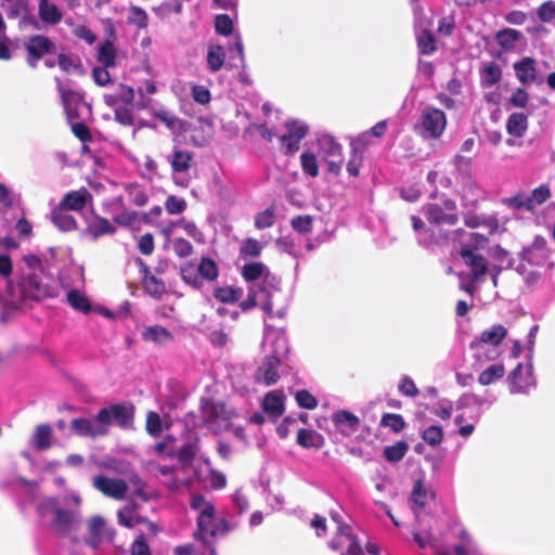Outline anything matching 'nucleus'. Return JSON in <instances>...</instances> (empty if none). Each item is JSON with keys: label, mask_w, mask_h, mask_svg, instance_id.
Returning a JSON list of instances; mask_svg holds the SVG:
<instances>
[{"label": "nucleus", "mask_w": 555, "mask_h": 555, "mask_svg": "<svg viewBox=\"0 0 555 555\" xmlns=\"http://www.w3.org/2000/svg\"><path fill=\"white\" fill-rule=\"evenodd\" d=\"M104 526L105 521L101 516H93L90 518L89 532L91 534V539L88 541L89 544L95 546L99 543Z\"/></svg>", "instance_id": "obj_53"}, {"label": "nucleus", "mask_w": 555, "mask_h": 555, "mask_svg": "<svg viewBox=\"0 0 555 555\" xmlns=\"http://www.w3.org/2000/svg\"><path fill=\"white\" fill-rule=\"evenodd\" d=\"M547 242L543 237H535L532 244L526 247L521 253V260L532 264L542 266L547 260Z\"/></svg>", "instance_id": "obj_15"}, {"label": "nucleus", "mask_w": 555, "mask_h": 555, "mask_svg": "<svg viewBox=\"0 0 555 555\" xmlns=\"http://www.w3.org/2000/svg\"><path fill=\"white\" fill-rule=\"evenodd\" d=\"M196 453H197L196 444L192 443V442H188V443L182 444L179 448L177 456H178V460L182 464L189 465L194 461Z\"/></svg>", "instance_id": "obj_57"}, {"label": "nucleus", "mask_w": 555, "mask_h": 555, "mask_svg": "<svg viewBox=\"0 0 555 555\" xmlns=\"http://www.w3.org/2000/svg\"><path fill=\"white\" fill-rule=\"evenodd\" d=\"M53 431L49 424H40L35 428L31 446L38 451H47L52 446Z\"/></svg>", "instance_id": "obj_23"}, {"label": "nucleus", "mask_w": 555, "mask_h": 555, "mask_svg": "<svg viewBox=\"0 0 555 555\" xmlns=\"http://www.w3.org/2000/svg\"><path fill=\"white\" fill-rule=\"evenodd\" d=\"M550 197L551 190L546 184L535 188L531 192V195H529L530 203L533 209L535 208V206L544 204Z\"/></svg>", "instance_id": "obj_58"}, {"label": "nucleus", "mask_w": 555, "mask_h": 555, "mask_svg": "<svg viewBox=\"0 0 555 555\" xmlns=\"http://www.w3.org/2000/svg\"><path fill=\"white\" fill-rule=\"evenodd\" d=\"M182 281L195 289L203 287V281L201 280L198 268L191 261L185 262L180 269Z\"/></svg>", "instance_id": "obj_33"}, {"label": "nucleus", "mask_w": 555, "mask_h": 555, "mask_svg": "<svg viewBox=\"0 0 555 555\" xmlns=\"http://www.w3.org/2000/svg\"><path fill=\"white\" fill-rule=\"evenodd\" d=\"M281 360L276 356H267L262 364L256 372L257 380H262L264 385H274L280 379L279 366Z\"/></svg>", "instance_id": "obj_17"}, {"label": "nucleus", "mask_w": 555, "mask_h": 555, "mask_svg": "<svg viewBox=\"0 0 555 555\" xmlns=\"http://www.w3.org/2000/svg\"><path fill=\"white\" fill-rule=\"evenodd\" d=\"M502 79V69L493 61L483 64L480 69V80L483 87H492Z\"/></svg>", "instance_id": "obj_31"}, {"label": "nucleus", "mask_w": 555, "mask_h": 555, "mask_svg": "<svg viewBox=\"0 0 555 555\" xmlns=\"http://www.w3.org/2000/svg\"><path fill=\"white\" fill-rule=\"evenodd\" d=\"M115 231L116 229L111 224L108 219L99 215H95L94 221L87 228V232L94 240L105 234H113Z\"/></svg>", "instance_id": "obj_32"}, {"label": "nucleus", "mask_w": 555, "mask_h": 555, "mask_svg": "<svg viewBox=\"0 0 555 555\" xmlns=\"http://www.w3.org/2000/svg\"><path fill=\"white\" fill-rule=\"evenodd\" d=\"M321 147L330 157H338L340 158L343 156V146L339 144L334 137L332 135H325L320 140Z\"/></svg>", "instance_id": "obj_50"}, {"label": "nucleus", "mask_w": 555, "mask_h": 555, "mask_svg": "<svg viewBox=\"0 0 555 555\" xmlns=\"http://www.w3.org/2000/svg\"><path fill=\"white\" fill-rule=\"evenodd\" d=\"M127 192L133 205L142 207L147 204L149 195L140 185L130 184L127 188Z\"/></svg>", "instance_id": "obj_54"}, {"label": "nucleus", "mask_w": 555, "mask_h": 555, "mask_svg": "<svg viewBox=\"0 0 555 555\" xmlns=\"http://www.w3.org/2000/svg\"><path fill=\"white\" fill-rule=\"evenodd\" d=\"M275 216L271 208L257 214L255 218V227L259 230L271 228L274 224Z\"/></svg>", "instance_id": "obj_60"}, {"label": "nucleus", "mask_w": 555, "mask_h": 555, "mask_svg": "<svg viewBox=\"0 0 555 555\" xmlns=\"http://www.w3.org/2000/svg\"><path fill=\"white\" fill-rule=\"evenodd\" d=\"M379 425L388 427L391 431L398 434L405 427V421L402 415L395 413H385L382 415Z\"/></svg>", "instance_id": "obj_47"}, {"label": "nucleus", "mask_w": 555, "mask_h": 555, "mask_svg": "<svg viewBox=\"0 0 555 555\" xmlns=\"http://www.w3.org/2000/svg\"><path fill=\"white\" fill-rule=\"evenodd\" d=\"M505 367L503 364H492L483 370L478 376V383L488 386L504 376Z\"/></svg>", "instance_id": "obj_42"}, {"label": "nucleus", "mask_w": 555, "mask_h": 555, "mask_svg": "<svg viewBox=\"0 0 555 555\" xmlns=\"http://www.w3.org/2000/svg\"><path fill=\"white\" fill-rule=\"evenodd\" d=\"M262 408L266 412L271 414L274 418L281 416L284 412V403L281 396L271 391L267 393L262 401Z\"/></svg>", "instance_id": "obj_36"}, {"label": "nucleus", "mask_w": 555, "mask_h": 555, "mask_svg": "<svg viewBox=\"0 0 555 555\" xmlns=\"http://www.w3.org/2000/svg\"><path fill=\"white\" fill-rule=\"evenodd\" d=\"M422 438L427 444L431 447L440 444L443 440L442 427L439 425H431L427 427L423 430Z\"/></svg>", "instance_id": "obj_51"}, {"label": "nucleus", "mask_w": 555, "mask_h": 555, "mask_svg": "<svg viewBox=\"0 0 555 555\" xmlns=\"http://www.w3.org/2000/svg\"><path fill=\"white\" fill-rule=\"evenodd\" d=\"M363 165V147L360 141L352 139L350 142V156L347 163V171L351 177H358Z\"/></svg>", "instance_id": "obj_28"}, {"label": "nucleus", "mask_w": 555, "mask_h": 555, "mask_svg": "<svg viewBox=\"0 0 555 555\" xmlns=\"http://www.w3.org/2000/svg\"><path fill=\"white\" fill-rule=\"evenodd\" d=\"M190 506L194 511H199L193 538L202 541L206 547H210V555H216L212 541L218 537L227 535L235 529L236 525L228 521L225 518L216 519L217 511L215 505L201 493L192 494Z\"/></svg>", "instance_id": "obj_1"}, {"label": "nucleus", "mask_w": 555, "mask_h": 555, "mask_svg": "<svg viewBox=\"0 0 555 555\" xmlns=\"http://www.w3.org/2000/svg\"><path fill=\"white\" fill-rule=\"evenodd\" d=\"M127 22L128 24L134 25L140 29H144L149 25V16L142 8L131 5L129 8V15L127 17Z\"/></svg>", "instance_id": "obj_45"}, {"label": "nucleus", "mask_w": 555, "mask_h": 555, "mask_svg": "<svg viewBox=\"0 0 555 555\" xmlns=\"http://www.w3.org/2000/svg\"><path fill=\"white\" fill-rule=\"evenodd\" d=\"M524 39L521 31L514 28H503L495 34V40L501 49L512 51Z\"/></svg>", "instance_id": "obj_27"}, {"label": "nucleus", "mask_w": 555, "mask_h": 555, "mask_svg": "<svg viewBox=\"0 0 555 555\" xmlns=\"http://www.w3.org/2000/svg\"><path fill=\"white\" fill-rule=\"evenodd\" d=\"M216 31L223 36H229L233 31V22L227 14H220L215 20Z\"/></svg>", "instance_id": "obj_63"}, {"label": "nucleus", "mask_w": 555, "mask_h": 555, "mask_svg": "<svg viewBox=\"0 0 555 555\" xmlns=\"http://www.w3.org/2000/svg\"><path fill=\"white\" fill-rule=\"evenodd\" d=\"M537 62L531 56H526L514 64L516 77L522 85H531L537 79Z\"/></svg>", "instance_id": "obj_21"}, {"label": "nucleus", "mask_w": 555, "mask_h": 555, "mask_svg": "<svg viewBox=\"0 0 555 555\" xmlns=\"http://www.w3.org/2000/svg\"><path fill=\"white\" fill-rule=\"evenodd\" d=\"M225 61L224 49L219 46H210L207 52V65L211 72H218L222 68Z\"/></svg>", "instance_id": "obj_41"}, {"label": "nucleus", "mask_w": 555, "mask_h": 555, "mask_svg": "<svg viewBox=\"0 0 555 555\" xmlns=\"http://www.w3.org/2000/svg\"><path fill=\"white\" fill-rule=\"evenodd\" d=\"M91 199V193L87 188L82 186L77 191L66 193L62 201L59 203V205L68 210L80 211L86 207L87 203Z\"/></svg>", "instance_id": "obj_18"}, {"label": "nucleus", "mask_w": 555, "mask_h": 555, "mask_svg": "<svg viewBox=\"0 0 555 555\" xmlns=\"http://www.w3.org/2000/svg\"><path fill=\"white\" fill-rule=\"evenodd\" d=\"M464 223L467 228L476 229L483 227L488 230V234H494L499 227V220L494 216H479L475 214H465L463 216Z\"/></svg>", "instance_id": "obj_22"}, {"label": "nucleus", "mask_w": 555, "mask_h": 555, "mask_svg": "<svg viewBox=\"0 0 555 555\" xmlns=\"http://www.w3.org/2000/svg\"><path fill=\"white\" fill-rule=\"evenodd\" d=\"M457 205L454 199L448 198L443 202V206L436 203H428L423 207L424 215L430 224L455 225L459 222L456 212Z\"/></svg>", "instance_id": "obj_4"}, {"label": "nucleus", "mask_w": 555, "mask_h": 555, "mask_svg": "<svg viewBox=\"0 0 555 555\" xmlns=\"http://www.w3.org/2000/svg\"><path fill=\"white\" fill-rule=\"evenodd\" d=\"M295 399L297 404L302 409L313 410L318 406L317 398L307 389L298 390L296 392Z\"/></svg>", "instance_id": "obj_56"}, {"label": "nucleus", "mask_w": 555, "mask_h": 555, "mask_svg": "<svg viewBox=\"0 0 555 555\" xmlns=\"http://www.w3.org/2000/svg\"><path fill=\"white\" fill-rule=\"evenodd\" d=\"M137 263L140 267L141 282L144 292L154 299H160L166 293L164 281L154 275L150 267L141 258H137Z\"/></svg>", "instance_id": "obj_10"}, {"label": "nucleus", "mask_w": 555, "mask_h": 555, "mask_svg": "<svg viewBox=\"0 0 555 555\" xmlns=\"http://www.w3.org/2000/svg\"><path fill=\"white\" fill-rule=\"evenodd\" d=\"M266 243H261L256 238L247 237L242 241L240 247V256L244 259L257 258L261 255Z\"/></svg>", "instance_id": "obj_38"}, {"label": "nucleus", "mask_w": 555, "mask_h": 555, "mask_svg": "<svg viewBox=\"0 0 555 555\" xmlns=\"http://www.w3.org/2000/svg\"><path fill=\"white\" fill-rule=\"evenodd\" d=\"M72 132L73 134L80 140L82 143L91 142L93 137L89 129V127L81 121L73 122L72 124Z\"/></svg>", "instance_id": "obj_64"}, {"label": "nucleus", "mask_w": 555, "mask_h": 555, "mask_svg": "<svg viewBox=\"0 0 555 555\" xmlns=\"http://www.w3.org/2000/svg\"><path fill=\"white\" fill-rule=\"evenodd\" d=\"M145 429L147 434L153 438H158L162 435L163 423L157 412L150 411L146 414Z\"/></svg>", "instance_id": "obj_48"}, {"label": "nucleus", "mask_w": 555, "mask_h": 555, "mask_svg": "<svg viewBox=\"0 0 555 555\" xmlns=\"http://www.w3.org/2000/svg\"><path fill=\"white\" fill-rule=\"evenodd\" d=\"M297 443L302 448H314L319 449L322 447L323 438L322 436L311 429L300 428L297 433Z\"/></svg>", "instance_id": "obj_34"}, {"label": "nucleus", "mask_w": 555, "mask_h": 555, "mask_svg": "<svg viewBox=\"0 0 555 555\" xmlns=\"http://www.w3.org/2000/svg\"><path fill=\"white\" fill-rule=\"evenodd\" d=\"M426 489L424 487V483L421 479H418L413 487L412 493H411V500L415 506H417V509H414L415 513L418 512L420 508L424 507L426 505Z\"/></svg>", "instance_id": "obj_55"}, {"label": "nucleus", "mask_w": 555, "mask_h": 555, "mask_svg": "<svg viewBox=\"0 0 555 555\" xmlns=\"http://www.w3.org/2000/svg\"><path fill=\"white\" fill-rule=\"evenodd\" d=\"M165 208L170 215H179L186 209V203L181 197L170 195L166 198Z\"/></svg>", "instance_id": "obj_61"}, {"label": "nucleus", "mask_w": 555, "mask_h": 555, "mask_svg": "<svg viewBox=\"0 0 555 555\" xmlns=\"http://www.w3.org/2000/svg\"><path fill=\"white\" fill-rule=\"evenodd\" d=\"M134 406L126 403H114L109 406L99 410L94 417V422L102 424L108 429V426L116 424L121 429H130L133 427Z\"/></svg>", "instance_id": "obj_3"}, {"label": "nucleus", "mask_w": 555, "mask_h": 555, "mask_svg": "<svg viewBox=\"0 0 555 555\" xmlns=\"http://www.w3.org/2000/svg\"><path fill=\"white\" fill-rule=\"evenodd\" d=\"M465 235H468L469 240H468V243L465 244L464 246H470L473 251H474V248H476V249L485 248L489 242V238L486 235H483L481 233H477V232L466 233V231L462 228H459L453 231L439 230L438 238L436 242L437 243H448L450 241L461 242L463 236H465Z\"/></svg>", "instance_id": "obj_9"}, {"label": "nucleus", "mask_w": 555, "mask_h": 555, "mask_svg": "<svg viewBox=\"0 0 555 555\" xmlns=\"http://www.w3.org/2000/svg\"><path fill=\"white\" fill-rule=\"evenodd\" d=\"M506 336L507 328L502 324H494L490 328L482 331L478 337L472 340L469 347L476 351V357L480 360L482 356L481 350L485 345L498 347Z\"/></svg>", "instance_id": "obj_8"}, {"label": "nucleus", "mask_w": 555, "mask_h": 555, "mask_svg": "<svg viewBox=\"0 0 555 555\" xmlns=\"http://www.w3.org/2000/svg\"><path fill=\"white\" fill-rule=\"evenodd\" d=\"M199 410L202 422L208 428H211L217 420L229 422L237 416L234 409H229L223 402L209 398L201 399Z\"/></svg>", "instance_id": "obj_6"}, {"label": "nucleus", "mask_w": 555, "mask_h": 555, "mask_svg": "<svg viewBox=\"0 0 555 555\" xmlns=\"http://www.w3.org/2000/svg\"><path fill=\"white\" fill-rule=\"evenodd\" d=\"M70 428L80 437H90L93 439L108 434V429L102 426V424L85 417L74 418L70 422Z\"/></svg>", "instance_id": "obj_16"}, {"label": "nucleus", "mask_w": 555, "mask_h": 555, "mask_svg": "<svg viewBox=\"0 0 555 555\" xmlns=\"http://www.w3.org/2000/svg\"><path fill=\"white\" fill-rule=\"evenodd\" d=\"M38 512L42 517L53 514L50 527L51 530L60 537L68 535L79 524L78 515L73 511L61 508L57 504V500L54 498L46 499L38 506Z\"/></svg>", "instance_id": "obj_2"}, {"label": "nucleus", "mask_w": 555, "mask_h": 555, "mask_svg": "<svg viewBox=\"0 0 555 555\" xmlns=\"http://www.w3.org/2000/svg\"><path fill=\"white\" fill-rule=\"evenodd\" d=\"M141 337L144 341L167 344L173 340V334L162 325H151L143 330Z\"/></svg>", "instance_id": "obj_26"}, {"label": "nucleus", "mask_w": 555, "mask_h": 555, "mask_svg": "<svg viewBox=\"0 0 555 555\" xmlns=\"http://www.w3.org/2000/svg\"><path fill=\"white\" fill-rule=\"evenodd\" d=\"M95 59L104 67H115L117 65V50L115 43L103 41L99 44Z\"/></svg>", "instance_id": "obj_29"}, {"label": "nucleus", "mask_w": 555, "mask_h": 555, "mask_svg": "<svg viewBox=\"0 0 555 555\" xmlns=\"http://www.w3.org/2000/svg\"><path fill=\"white\" fill-rule=\"evenodd\" d=\"M67 301L73 309L82 313L91 311V302L89 298L78 289H70L67 293Z\"/></svg>", "instance_id": "obj_39"}, {"label": "nucleus", "mask_w": 555, "mask_h": 555, "mask_svg": "<svg viewBox=\"0 0 555 555\" xmlns=\"http://www.w3.org/2000/svg\"><path fill=\"white\" fill-rule=\"evenodd\" d=\"M57 66L67 74L75 73L78 76H83L86 73L80 56L75 53H60L57 55Z\"/></svg>", "instance_id": "obj_24"}, {"label": "nucleus", "mask_w": 555, "mask_h": 555, "mask_svg": "<svg viewBox=\"0 0 555 555\" xmlns=\"http://www.w3.org/2000/svg\"><path fill=\"white\" fill-rule=\"evenodd\" d=\"M421 125L427 138L439 139L446 130L447 116L443 111L427 106L422 112Z\"/></svg>", "instance_id": "obj_7"}, {"label": "nucleus", "mask_w": 555, "mask_h": 555, "mask_svg": "<svg viewBox=\"0 0 555 555\" xmlns=\"http://www.w3.org/2000/svg\"><path fill=\"white\" fill-rule=\"evenodd\" d=\"M291 225L298 233L308 234L313 230V218L310 215H299L291 220Z\"/></svg>", "instance_id": "obj_52"}, {"label": "nucleus", "mask_w": 555, "mask_h": 555, "mask_svg": "<svg viewBox=\"0 0 555 555\" xmlns=\"http://www.w3.org/2000/svg\"><path fill=\"white\" fill-rule=\"evenodd\" d=\"M172 175L186 173L194 166V153L175 145L167 156Z\"/></svg>", "instance_id": "obj_13"}, {"label": "nucleus", "mask_w": 555, "mask_h": 555, "mask_svg": "<svg viewBox=\"0 0 555 555\" xmlns=\"http://www.w3.org/2000/svg\"><path fill=\"white\" fill-rule=\"evenodd\" d=\"M300 165L302 171L310 176L311 178H315L319 176V165L317 160V156L312 152H304L300 155Z\"/></svg>", "instance_id": "obj_46"}, {"label": "nucleus", "mask_w": 555, "mask_h": 555, "mask_svg": "<svg viewBox=\"0 0 555 555\" xmlns=\"http://www.w3.org/2000/svg\"><path fill=\"white\" fill-rule=\"evenodd\" d=\"M503 204L512 209L533 211L529 195L524 193H517L514 196L504 198Z\"/></svg>", "instance_id": "obj_44"}, {"label": "nucleus", "mask_w": 555, "mask_h": 555, "mask_svg": "<svg viewBox=\"0 0 555 555\" xmlns=\"http://www.w3.org/2000/svg\"><path fill=\"white\" fill-rule=\"evenodd\" d=\"M51 222L63 232L75 231L78 228L76 219L68 212V209L61 205L55 206L50 214Z\"/></svg>", "instance_id": "obj_20"}, {"label": "nucleus", "mask_w": 555, "mask_h": 555, "mask_svg": "<svg viewBox=\"0 0 555 555\" xmlns=\"http://www.w3.org/2000/svg\"><path fill=\"white\" fill-rule=\"evenodd\" d=\"M264 269L262 262H249L243 266L241 274L246 282H254L263 274Z\"/></svg>", "instance_id": "obj_49"}, {"label": "nucleus", "mask_w": 555, "mask_h": 555, "mask_svg": "<svg viewBox=\"0 0 555 555\" xmlns=\"http://www.w3.org/2000/svg\"><path fill=\"white\" fill-rule=\"evenodd\" d=\"M332 421L336 428L345 436H349L356 433L360 425L359 417L356 414L345 410L335 412L332 415Z\"/></svg>", "instance_id": "obj_19"}, {"label": "nucleus", "mask_w": 555, "mask_h": 555, "mask_svg": "<svg viewBox=\"0 0 555 555\" xmlns=\"http://www.w3.org/2000/svg\"><path fill=\"white\" fill-rule=\"evenodd\" d=\"M38 15L43 23L49 25H56L63 18V14L57 5L50 0H39Z\"/></svg>", "instance_id": "obj_25"}, {"label": "nucleus", "mask_w": 555, "mask_h": 555, "mask_svg": "<svg viewBox=\"0 0 555 555\" xmlns=\"http://www.w3.org/2000/svg\"><path fill=\"white\" fill-rule=\"evenodd\" d=\"M416 41L421 54L429 55L437 50L436 37L429 29L421 30Z\"/></svg>", "instance_id": "obj_37"}, {"label": "nucleus", "mask_w": 555, "mask_h": 555, "mask_svg": "<svg viewBox=\"0 0 555 555\" xmlns=\"http://www.w3.org/2000/svg\"><path fill=\"white\" fill-rule=\"evenodd\" d=\"M538 17L543 23H550L555 18V1L548 0L543 2L537 11Z\"/></svg>", "instance_id": "obj_62"}, {"label": "nucleus", "mask_w": 555, "mask_h": 555, "mask_svg": "<svg viewBox=\"0 0 555 555\" xmlns=\"http://www.w3.org/2000/svg\"><path fill=\"white\" fill-rule=\"evenodd\" d=\"M93 487L104 495L115 500H122L128 490L125 480L113 479L103 475H99L93 478Z\"/></svg>", "instance_id": "obj_12"}, {"label": "nucleus", "mask_w": 555, "mask_h": 555, "mask_svg": "<svg viewBox=\"0 0 555 555\" xmlns=\"http://www.w3.org/2000/svg\"><path fill=\"white\" fill-rule=\"evenodd\" d=\"M25 50L27 65L36 68L39 61L56 51V46L48 36L33 35L25 42Z\"/></svg>", "instance_id": "obj_5"}, {"label": "nucleus", "mask_w": 555, "mask_h": 555, "mask_svg": "<svg viewBox=\"0 0 555 555\" xmlns=\"http://www.w3.org/2000/svg\"><path fill=\"white\" fill-rule=\"evenodd\" d=\"M287 133L280 137L282 145L286 153H295L300 147V141L308 134V126L299 121L286 122Z\"/></svg>", "instance_id": "obj_11"}, {"label": "nucleus", "mask_w": 555, "mask_h": 555, "mask_svg": "<svg viewBox=\"0 0 555 555\" xmlns=\"http://www.w3.org/2000/svg\"><path fill=\"white\" fill-rule=\"evenodd\" d=\"M197 268L202 281L206 280L208 282H214L218 279L219 269L217 262L214 259L209 257H203L199 260Z\"/></svg>", "instance_id": "obj_40"}, {"label": "nucleus", "mask_w": 555, "mask_h": 555, "mask_svg": "<svg viewBox=\"0 0 555 555\" xmlns=\"http://www.w3.org/2000/svg\"><path fill=\"white\" fill-rule=\"evenodd\" d=\"M528 129V116L525 113H513L506 121L507 133L520 138Z\"/></svg>", "instance_id": "obj_30"}, {"label": "nucleus", "mask_w": 555, "mask_h": 555, "mask_svg": "<svg viewBox=\"0 0 555 555\" xmlns=\"http://www.w3.org/2000/svg\"><path fill=\"white\" fill-rule=\"evenodd\" d=\"M408 450H409V444L405 441L400 440L392 446H387L384 449L383 453H384V457L388 462L396 463V462L401 461L405 456Z\"/></svg>", "instance_id": "obj_43"}, {"label": "nucleus", "mask_w": 555, "mask_h": 555, "mask_svg": "<svg viewBox=\"0 0 555 555\" xmlns=\"http://www.w3.org/2000/svg\"><path fill=\"white\" fill-rule=\"evenodd\" d=\"M460 255L470 268L473 279L480 281L488 271L487 259L482 255L475 254L470 246H462Z\"/></svg>", "instance_id": "obj_14"}, {"label": "nucleus", "mask_w": 555, "mask_h": 555, "mask_svg": "<svg viewBox=\"0 0 555 555\" xmlns=\"http://www.w3.org/2000/svg\"><path fill=\"white\" fill-rule=\"evenodd\" d=\"M172 249L180 258H186L194 251L193 245L183 237H177L172 242Z\"/></svg>", "instance_id": "obj_59"}, {"label": "nucleus", "mask_w": 555, "mask_h": 555, "mask_svg": "<svg viewBox=\"0 0 555 555\" xmlns=\"http://www.w3.org/2000/svg\"><path fill=\"white\" fill-rule=\"evenodd\" d=\"M243 295V289L237 286H220L214 292V297L222 304H235Z\"/></svg>", "instance_id": "obj_35"}]
</instances>
